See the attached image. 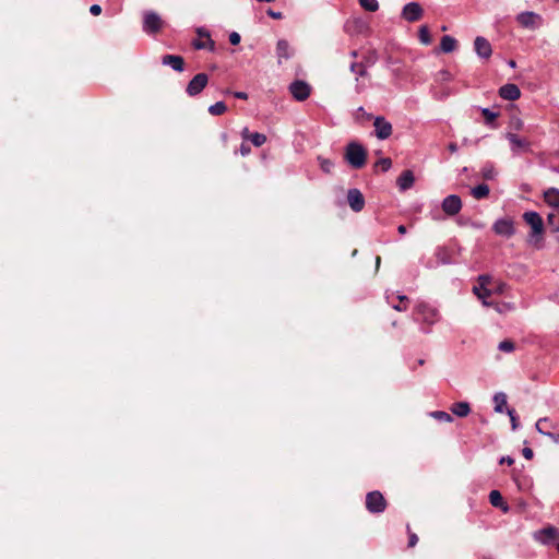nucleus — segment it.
<instances>
[{
	"instance_id": "bf43d9fd",
	"label": "nucleus",
	"mask_w": 559,
	"mask_h": 559,
	"mask_svg": "<svg viewBox=\"0 0 559 559\" xmlns=\"http://www.w3.org/2000/svg\"><path fill=\"white\" fill-rule=\"evenodd\" d=\"M448 148L451 153H455L457 151V145L456 143L454 142H451L449 145H448Z\"/></svg>"
},
{
	"instance_id": "a878e982",
	"label": "nucleus",
	"mask_w": 559,
	"mask_h": 559,
	"mask_svg": "<svg viewBox=\"0 0 559 559\" xmlns=\"http://www.w3.org/2000/svg\"><path fill=\"white\" fill-rule=\"evenodd\" d=\"M490 189L486 183L478 185L472 189V195L477 200L487 198Z\"/></svg>"
},
{
	"instance_id": "b1692460",
	"label": "nucleus",
	"mask_w": 559,
	"mask_h": 559,
	"mask_svg": "<svg viewBox=\"0 0 559 559\" xmlns=\"http://www.w3.org/2000/svg\"><path fill=\"white\" fill-rule=\"evenodd\" d=\"M456 47V40L450 35H445L441 38L440 48L443 52H452Z\"/></svg>"
},
{
	"instance_id": "a19ab883",
	"label": "nucleus",
	"mask_w": 559,
	"mask_h": 559,
	"mask_svg": "<svg viewBox=\"0 0 559 559\" xmlns=\"http://www.w3.org/2000/svg\"><path fill=\"white\" fill-rule=\"evenodd\" d=\"M374 166H380L382 171H388L392 166V160L389 157H384L379 159Z\"/></svg>"
},
{
	"instance_id": "49530a36",
	"label": "nucleus",
	"mask_w": 559,
	"mask_h": 559,
	"mask_svg": "<svg viewBox=\"0 0 559 559\" xmlns=\"http://www.w3.org/2000/svg\"><path fill=\"white\" fill-rule=\"evenodd\" d=\"M240 35L237 32H233L229 34V41L231 45H238L240 43Z\"/></svg>"
},
{
	"instance_id": "0e129e2a",
	"label": "nucleus",
	"mask_w": 559,
	"mask_h": 559,
	"mask_svg": "<svg viewBox=\"0 0 559 559\" xmlns=\"http://www.w3.org/2000/svg\"><path fill=\"white\" fill-rule=\"evenodd\" d=\"M397 298L401 302L408 301V298L405 295H399Z\"/></svg>"
},
{
	"instance_id": "aec40b11",
	"label": "nucleus",
	"mask_w": 559,
	"mask_h": 559,
	"mask_svg": "<svg viewBox=\"0 0 559 559\" xmlns=\"http://www.w3.org/2000/svg\"><path fill=\"white\" fill-rule=\"evenodd\" d=\"M559 531L554 526H548L538 532V539L543 544H550L558 535Z\"/></svg>"
},
{
	"instance_id": "f257e3e1",
	"label": "nucleus",
	"mask_w": 559,
	"mask_h": 559,
	"mask_svg": "<svg viewBox=\"0 0 559 559\" xmlns=\"http://www.w3.org/2000/svg\"><path fill=\"white\" fill-rule=\"evenodd\" d=\"M345 159L353 168L360 169L366 164L367 152L361 144L350 142L346 146Z\"/></svg>"
},
{
	"instance_id": "2eb2a0df",
	"label": "nucleus",
	"mask_w": 559,
	"mask_h": 559,
	"mask_svg": "<svg viewBox=\"0 0 559 559\" xmlns=\"http://www.w3.org/2000/svg\"><path fill=\"white\" fill-rule=\"evenodd\" d=\"M474 48L477 53V56L481 59H489L492 49L490 43L483 36H477L474 40Z\"/></svg>"
},
{
	"instance_id": "6e6d98bb",
	"label": "nucleus",
	"mask_w": 559,
	"mask_h": 559,
	"mask_svg": "<svg viewBox=\"0 0 559 559\" xmlns=\"http://www.w3.org/2000/svg\"><path fill=\"white\" fill-rule=\"evenodd\" d=\"M252 133L249 131L248 128H243L242 131H241V136L243 140H250V135Z\"/></svg>"
},
{
	"instance_id": "79ce46f5",
	"label": "nucleus",
	"mask_w": 559,
	"mask_h": 559,
	"mask_svg": "<svg viewBox=\"0 0 559 559\" xmlns=\"http://www.w3.org/2000/svg\"><path fill=\"white\" fill-rule=\"evenodd\" d=\"M524 127V123L523 121L518 118V117H512L511 120H510V128L515 130V131H520L522 130Z\"/></svg>"
},
{
	"instance_id": "6ab92c4d",
	"label": "nucleus",
	"mask_w": 559,
	"mask_h": 559,
	"mask_svg": "<svg viewBox=\"0 0 559 559\" xmlns=\"http://www.w3.org/2000/svg\"><path fill=\"white\" fill-rule=\"evenodd\" d=\"M276 55H277V61L278 63L281 64L282 63V60L285 59H289L292 57V53H290V47H289V44L287 40L285 39H280L276 44Z\"/></svg>"
},
{
	"instance_id": "423d86ee",
	"label": "nucleus",
	"mask_w": 559,
	"mask_h": 559,
	"mask_svg": "<svg viewBox=\"0 0 559 559\" xmlns=\"http://www.w3.org/2000/svg\"><path fill=\"white\" fill-rule=\"evenodd\" d=\"M163 27V21L160 16L153 11L144 13L143 31L147 34H155Z\"/></svg>"
},
{
	"instance_id": "a18cd8bd",
	"label": "nucleus",
	"mask_w": 559,
	"mask_h": 559,
	"mask_svg": "<svg viewBox=\"0 0 559 559\" xmlns=\"http://www.w3.org/2000/svg\"><path fill=\"white\" fill-rule=\"evenodd\" d=\"M548 421H549V420H548V418H546V417H544V418H539V419L536 421V424H535V428H536V430H537L539 433H542V435H544V436H545V433H546L547 431H545V430H544L543 425H544V424H547Z\"/></svg>"
},
{
	"instance_id": "473e14b6",
	"label": "nucleus",
	"mask_w": 559,
	"mask_h": 559,
	"mask_svg": "<svg viewBox=\"0 0 559 559\" xmlns=\"http://www.w3.org/2000/svg\"><path fill=\"white\" fill-rule=\"evenodd\" d=\"M378 61V53L376 50H369L366 56L362 58V63H366V67H372Z\"/></svg>"
},
{
	"instance_id": "e2e57ef3",
	"label": "nucleus",
	"mask_w": 559,
	"mask_h": 559,
	"mask_svg": "<svg viewBox=\"0 0 559 559\" xmlns=\"http://www.w3.org/2000/svg\"><path fill=\"white\" fill-rule=\"evenodd\" d=\"M397 230H399L400 234H405L406 233V227L404 225H400Z\"/></svg>"
},
{
	"instance_id": "f8f14e48",
	"label": "nucleus",
	"mask_w": 559,
	"mask_h": 559,
	"mask_svg": "<svg viewBox=\"0 0 559 559\" xmlns=\"http://www.w3.org/2000/svg\"><path fill=\"white\" fill-rule=\"evenodd\" d=\"M516 21L525 28L535 29L539 26L540 16L534 12L526 11L518 14Z\"/></svg>"
},
{
	"instance_id": "39448f33",
	"label": "nucleus",
	"mask_w": 559,
	"mask_h": 559,
	"mask_svg": "<svg viewBox=\"0 0 559 559\" xmlns=\"http://www.w3.org/2000/svg\"><path fill=\"white\" fill-rule=\"evenodd\" d=\"M209 76L206 73H198L194 75L187 85L186 92L189 96L199 95L207 85Z\"/></svg>"
},
{
	"instance_id": "4c0bfd02",
	"label": "nucleus",
	"mask_w": 559,
	"mask_h": 559,
	"mask_svg": "<svg viewBox=\"0 0 559 559\" xmlns=\"http://www.w3.org/2000/svg\"><path fill=\"white\" fill-rule=\"evenodd\" d=\"M559 216L555 213H550L548 214L547 216V223H548V226L551 227L552 231H557L559 230Z\"/></svg>"
},
{
	"instance_id": "052dcab7",
	"label": "nucleus",
	"mask_w": 559,
	"mask_h": 559,
	"mask_svg": "<svg viewBox=\"0 0 559 559\" xmlns=\"http://www.w3.org/2000/svg\"><path fill=\"white\" fill-rule=\"evenodd\" d=\"M194 47L197 49H204V48H206V45L204 43H202V41H195L194 43Z\"/></svg>"
},
{
	"instance_id": "393cba45",
	"label": "nucleus",
	"mask_w": 559,
	"mask_h": 559,
	"mask_svg": "<svg viewBox=\"0 0 559 559\" xmlns=\"http://www.w3.org/2000/svg\"><path fill=\"white\" fill-rule=\"evenodd\" d=\"M349 70L356 75V81H358L359 78H364L368 74L366 63H362L361 61L352 62Z\"/></svg>"
},
{
	"instance_id": "37998d69",
	"label": "nucleus",
	"mask_w": 559,
	"mask_h": 559,
	"mask_svg": "<svg viewBox=\"0 0 559 559\" xmlns=\"http://www.w3.org/2000/svg\"><path fill=\"white\" fill-rule=\"evenodd\" d=\"M507 414H508V415H509V417H510V421H511L512 429H513V430H516V429H518V427H519V421H518V417H516V415H515L514 409L507 408Z\"/></svg>"
},
{
	"instance_id": "de8ad7c7",
	"label": "nucleus",
	"mask_w": 559,
	"mask_h": 559,
	"mask_svg": "<svg viewBox=\"0 0 559 559\" xmlns=\"http://www.w3.org/2000/svg\"><path fill=\"white\" fill-rule=\"evenodd\" d=\"M478 282H479V286L480 288H484L487 286V284L490 282V276L489 275H479L478 276Z\"/></svg>"
},
{
	"instance_id": "8fccbe9b",
	"label": "nucleus",
	"mask_w": 559,
	"mask_h": 559,
	"mask_svg": "<svg viewBox=\"0 0 559 559\" xmlns=\"http://www.w3.org/2000/svg\"><path fill=\"white\" fill-rule=\"evenodd\" d=\"M90 12L93 15H99L102 13V7L99 4H93L90 7Z\"/></svg>"
},
{
	"instance_id": "69168bd1",
	"label": "nucleus",
	"mask_w": 559,
	"mask_h": 559,
	"mask_svg": "<svg viewBox=\"0 0 559 559\" xmlns=\"http://www.w3.org/2000/svg\"><path fill=\"white\" fill-rule=\"evenodd\" d=\"M350 57H352V58H354V59H356V58L358 57V52H357V50H353V51H350Z\"/></svg>"
},
{
	"instance_id": "5701e85b",
	"label": "nucleus",
	"mask_w": 559,
	"mask_h": 559,
	"mask_svg": "<svg viewBox=\"0 0 559 559\" xmlns=\"http://www.w3.org/2000/svg\"><path fill=\"white\" fill-rule=\"evenodd\" d=\"M544 197H545V201L549 205H551L556 209L559 207V190H557L555 188H550L545 192Z\"/></svg>"
},
{
	"instance_id": "680f3d73",
	"label": "nucleus",
	"mask_w": 559,
	"mask_h": 559,
	"mask_svg": "<svg viewBox=\"0 0 559 559\" xmlns=\"http://www.w3.org/2000/svg\"><path fill=\"white\" fill-rule=\"evenodd\" d=\"M393 309L396 311H404V310H406V306H402L401 304L393 305Z\"/></svg>"
},
{
	"instance_id": "2f4dec72",
	"label": "nucleus",
	"mask_w": 559,
	"mask_h": 559,
	"mask_svg": "<svg viewBox=\"0 0 559 559\" xmlns=\"http://www.w3.org/2000/svg\"><path fill=\"white\" fill-rule=\"evenodd\" d=\"M255 147L262 146L266 142V135L263 133L254 132L250 135L249 140Z\"/></svg>"
},
{
	"instance_id": "20e7f679",
	"label": "nucleus",
	"mask_w": 559,
	"mask_h": 559,
	"mask_svg": "<svg viewBox=\"0 0 559 559\" xmlns=\"http://www.w3.org/2000/svg\"><path fill=\"white\" fill-rule=\"evenodd\" d=\"M366 508L370 513H382L386 508L383 495L378 491H370L366 496Z\"/></svg>"
},
{
	"instance_id": "338daca9",
	"label": "nucleus",
	"mask_w": 559,
	"mask_h": 559,
	"mask_svg": "<svg viewBox=\"0 0 559 559\" xmlns=\"http://www.w3.org/2000/svg\"><path fill=\"white\" fill-rule=\"evenodd\" d=\"M442 78L449 79L450 73L448 71H441Z\"/></svg>"
},
{
	"instance_id": "c85d7f7f",
	"label": "nucleus",
	"mask_w": 559,
	"mask_h": 559,
	"mask_svg": "<svg viewBox=\"0 0 559 559\" xmlns=\"http://www.w3.org/2000/svg\"><path fill=\"white\" fill-rule=\"evenodd\" d=\"M437 255V265L438 264H448L451 262L450 253L447 247H442L436 253Z\"/></svg>"
},
{
	"instance_id": "72a5a7b5",
	"label": "nucleus",
	"mask_w": 559,
	"mask_h": 559,
	"mask_svg": "<svg viewBox=\"0 0 559 559\" xmlns=\"http://www.w3.org/2000/svg\"><path fill=\"white\" fill-rule=\"evenodd\" d=\"M359 4L368 12H376L379 9L378 0H359Z\"/></svg>"
},
{
	"instance_id": "3c124183",
	"label": "nucleus",
	"mask_w": 559,
	"mask_h": 559,
	"mask_svg": "<svg viewBox=\"0 0 559 559\" xmlns=\"http://www.w3.org/2000/svg\"><path fill=\"white\" fill-rule=\"evenodd\" d=\"M522 454L526 460H531L534 455L533 450L527 447L522 450Z\"/></svg>"
},
{
	"instance_id": "bb28decb",
	"label": "nucleus",
	"mask_w": 559,
	"mask_h": 559,
	"mask_svg": "<svg viewBox=\"0 0 559 559\" xmlns=\"http://www.w3.org/2000/svg\"><path fill=\"white\" fill-rule=\"evenodd\" d=\"M495 402V412L503 413L504 407L507 406V395L502 392L496 393L493 396Z\"/></svg>"
},
{
	"instance_id": "4d7b16f0",
	"label": "nucleus",
	"mask_w": 559,
	"mask_h": 559,
	"mask_svg": "<svg viewBox=\"0 0 559 559\" xmlns=\"http://www.w3.org/2000/svg\"><path fill=\"white\" fill-rule=\"evenodd\" d=\"M250 151H251V150H250V147H249L248 145L241 144V146H240V153H241V155H243V156H245V155H248V154L250 153Z\"/></svg>"
},
{
	"instance_id": "f03ea898",
	"label": "nucleus",
	"mask_w": 559,
	"mask_h": 559,
	"mask_svg": "<svg viewBox=\"0 0 559 559\" xmlns=\"http://www.w3.org/2000/svg\"><path fill=\"white\" fill-rule=\"evenodd\" d=\"M416 320L428 325L435 324L439 320V312L436 308L426 302H419L415 308Z\"/></svg>"
},
{
	"instance_id": "58836bf2",
	"label": "nucleus",
	"mask_w": 559,
	"mask_h": 559,
	"mask_svg": "<svg viewBox=\"0 0 559 559\" xmlns=\"http://www.w3.org/2000/svg\"><path fill=\"white\" fill-rule=\"evenodd\" d=\"M481 174L486 180H492L496 177V170L492 165H486L483 168Z\"/></svg>"
},
{
	"instance_id": "e433bc0d",
	"label": "nucleus",
	"mask_w": 559,
	"mask_h": 559,
	"mask_svg": "<svg viewBox=\"0 0 559 559\" xmlns=\"http://www.w3.org/2000/svg\"><path fill=\"white\" fill-rule=\"evenodd\" d=\"M481 115L485 117L486 123L491 124L499 114L491 111L489 108H483Z\"/></svg>"
},
{
	"instance_id": "864d4df0",
	"label": "nucleus",
	"mask_w": 559,
	"mask_h": 559,
	"mask_svg": "<svg viewBox=\"0 0 559 559\" xmlns=\"http://www.w3.org/2000/svg\"><path fill=\"white\" fill-rule=\"evenodd\" d=\"M545 436L552 440L555 443H559V433L547 431Z\"/></svg>"
},
{
	"instance_id": "7c9ffc66",
	"label": "nucleus",
	"mask_w": 559,
	"mask_h": 559,
	"mask_svg": "<svg viewBox=\"0 0 559 559\" xmlns=\"http://www.w3.org/2000/svg\"><path fill=\"white\" fill-rule=\"evenodd\" d=\"M473 292L475 295H477V297L479 299L483 300V304L485 306H488L489 304L486 301V298L489 297L491 295V292L487 288V287H484V288H480V286H475L473 288Z\"/></svg>"
},
{
	"instance_id": "f3484780",
	"label": "nucleus",
	"mask_w": 559,
	"mask_h": 559,
	"mask_svg": "<svg viewBox=\"0 0 559 559\" xmlns=\"http://www.w3.org/2000/svg\"><path fill=\"white\" fill-rule=\"evenodd\" d=\"M162 64L168 66L177 72H182L185 69V60L181 56L177 55H165L162 58Z\"/></svg>"
},
{
	"instance_id": "09e8293b",
	"label": "nucleus",
	"mask_w": 559,
	"mask_h": 559,
	"mask_svg": "<svg viewBox=\"0 0 559 559\" xmlns=\"http://www.w3.org/2000/svg\"><path fill=\"white\" fill-rule=\"evenodd\" d=\"M267 15L274 20H282L283 19V13L282 12H275L271 9H269L266 11Z\"/></svg>"
},
{
	"instance_id": "13d9d810",
	"label": "nucleus",
	"mask_w": 559,
	"mask_h": 559,
	"mask_svg": "<svg viewBox=\"0 0 559 559\" xmlns=\"http://www.w3.org/2000/svg\"><path fill=\"white\" fill-rule=\"evenodd\" d=\"M234 96L236 98H239V99H247L248 98V94L245 93V92H235L234 93Z\"/></svg>"
},
{
	"instance_id": "412c9836",
	"label": "nucleus",
	"mask_w": 559,
	"mask_h": 559,
	"mask_svg": "<svg viewBox=\"0 0 559 559\" xmlns=\"http://www.w3.org/2000/svg\"><path fill=\"white\" fill-rule=\"evenodd\" d=\"M489 502L496 507L500 508L503 512L509 511V506L504 503L503 498L498 490H491L489 493Z\"/></svg>"
},
{
	"instance_id": "0eeeda50",
	"label": "nucleus",
	"mask_w": 559,
	"mask_h": 559,
	"mask_svg": "<svg viewBox=\"0 0 559 559\" xmlns=\"http://www.w3.org/2000/svg\"><path fill=\"white\" fill-rule=\"evenodd\" d=\"M289 92L296 100L304 102L309 97L311 87L307 82L302 80H296L290 83Z\"/></svg>"
},
{
	"instance_id": "ddd939ff",
	"label": "nucleus",
	"mask_w": 559,
	"mask_h": 559,
	"mask_svg": "<svg viewBox=\"0 0 559 559\" xmlns=\"http://www.w3.org/2000/svg\"><path fill=\"white\" fill-rule=\"evenodd\" d=\"M506 138L509 140L511 144V151L514 154H519L520 152H526L530 150V142L526 139L520 138L512 132H508L506 134Z\"/></svg>"
},
{
	"instance_id": "9b49d317",
	"label": "nucleus",
	"mask_w": 559,
	"mask_h": 559,
	"mask_svg": "<svg viewBox=\"0 0 559 559\" xmlns=\"http://www.w3.org/2000/svg\"><path fill=\"white\" fill-rule=\"evenodd\" d=\"M492 229L497 235L508 238L515 233L513 221L508 217L497 219Z\"/></svg>"
},
{
	"instance_id": "c756f323",
	"label": "nucleus",
	"mask_w": 559,
	"mask_h": 559,
	"mask_svg": "<svg viewBox=\"0 0 559 559\" xmlns=\"http://www.w3.org/2000/svg\"><path fill=\"white\" fill-rule=\"evenodd\" d=\"M227 110L224 102H217L209 107V112L213 116L223 115Z\"/></svg>"
},
{
	"instance_id": "7ed1b4c3",
	"label": "nucleus",
	"mask_w": 559,
	"mask_h": 559,
	"mask_svg": "<svg viewBox=\"0 0 559 559\" xmlns=\"http://www.w3.org/2000/svg\"><path fill=\"white\" fill-rule=\"evenodd\" d=\"M524 222L531 227L530 235L536 240H539L544 231V222L542 216L534 211L525 212L523 214Z\"/></svg>"
},
{
	"instance_id": "c03bdc74",
	"label": "nucleus",
	"mask_w": 559,
	"mask_h": 559,
	"mask_svg": "<svg viewBox=\"0 0 559 559\" xmlns=\"http://www.w3.org/2000/svg\"><path fill=\"white\" fill-rule=\"evenodd\" d=\"M355 118L357 120H360V119H365V120H370L372 118V115L371 114H368L365 111L364 107H359L355 114Z\"/></svg>"
},
{
	"instance_id": "774afa93",
	"label": "nucleus",
	"mask_w": 559,
	"mask_h": 559,
	"mask_svg": "<svg viewBox=\"0 0 559 559\" xmlns=\"http://www.w3.org/2000/svg\"><path fill=\"white\" fill-rule=\"evenodd\" d=\"M508 64H509L511 68H515V66H516V63H515V61H514V60H510V61L508 62Z\"/></svg>"
},
{
	"instance_id": "cd10ccee",
	"label": "nucleus",
	"mask_w": 559,
	"mask_h": 559,
	"mask_svg": "<svg viewBox=\"0 0 559 559\" xmlns=\"http://www.w3.org/2000/svg\"><path fill=\"white\" fill-rule=\"evenodd\" d=\"M419 41L424 45H430L432 39L427 25H421L418 29Z\"/></svg>"
},
{
	"instance_id": "a211bd4d",
	"label": "nucleus",
	"mask_w": 559,
	"mask_h": 559,
	"mask_svg": "<svg viewBox=\"0 0 559 559\" xmlns=\"http://www.w3.org/2000/svg\"><path fill=\"white\" fill-rule=\"evenodd\" d=\"M415 177L412 170H404L397 178V186L401 191H406L413 187Z\"/></svg>"
},
{
	"instance_id": "c9c22d12",
	"label": "nucleus",
	"mask_w": 559,
	"mask_h": 559,
	"mask_svg": "<svg viewBox=\"0 0 559 559\" xmlns=\"http://www.w3.org/2000/svg\"><path fill=\"white\" fill-rule=\"evenodd\" d=\"M431 416L440 421H444V423L452 421V416L449 413L443 412V411H435L431 413Z\"/></svg>"
},
{
	"instance_id": "dca6fc26",
	"label": "nucleus",
	"mask_w": 559,
	"mask_h": 559,
	"mask_svg": "<svg viewBox=\"0 0 559 559\" xmlns=\"http://www.w3.org/2000/svg\"><path fill=\"white\" fill-rule=\"evenodd\" d=\"M499 96L506 100H516L521 96V91L518 85L508 83L499 88Z\"/></svg>"
},
{
	"instance_id": "5fc2aeb1",
	"label": "nucleus",
	"mask_w": 559,
	"mask_h": 559,
	"mask_svg": "<svg viewBox=\"0 0 559 559\" xmlns=\"http://www.w3.org/2000/svg\"><path fill=\"white\" fill-rule=\"evenodd\" d=\"M500 464L507 463L508 465H512L514 460L511 456H502L499 461Z\"/></svg>"
},
{
	"instance_id": "f704fd0d",
	"label": "nucleus",
	"mask_w": 559,
	"mask_h": 559,
	"mask_svg": "<svg viewBox=\"0 0 559 559\" xmlns=\"http://www.w3.org/2000/svg\"><path fill=\"white\" fill-rule=\"evenodd\" d=\"M318 160H319V164H320L321 169H322L324 173H326V174L331 173V170H332V169H333V167H334V163H333L331 159H328V158H324V157L319 156V157H318Z\"/></svg>"
},
{
	"instance_id": "1a4fd4ad",
	"label": "nucleus",
	"mask_w": 559,
	"mask_h": 559,
	"mask_svg": "<svg viewBox=\"0 0 559 559\" xmlns=\"http://www.w3.org/2000/svg\"><path fill=\"white\" fill-rule=\"evenodd\" d=\"M374 133L379 140H386L392 134V124L384 117L378 116L373 121Z\"/></svg>"
},
{
	"instance_id": "ea45409f",
	"label": "nucleus",
	"mask_w": 559,
	"mask_h": 559,
	"mask_svg": "<svg viewBox=\"0 0 559 559\" xmlns=\"http://www.w3.org/2000/svg\"><path fill=\"white\" fill-rule=\"evenodd\" d=\"M498 348L506 353H511L514 350V343L510 340H504L499 343Z\"/></svg>"
},
{
	"instance_id": "4468645a",
	"label": "nucleus",
	"mask_w": 559,
	"mask_h": 559,
	"mask_svg": "<svg viewBox=\"0 0 559 559\" xmlns=\"http://www.w3.org/2000/svg\"><path fill=\"white\" fill-rule=\"evenodd\" d=\"M347 202L354 212H360L365 206V198L358 189H349L347 192Z\"/></svg>"
},
{
	"instance_id": "4be33fe9",
	"label": "nucleus",
	"mask_w": 559,
	"mask_h": 559,
	"mask_svg": "<svg viewBox=\"0 0 559 559\" xmlns=\"http://www.w3.org/2000/svg\"><path fill=\"white\" fill-rule=\"evenodd\" d=\"M451 412L457 417H466L471 413V407L467 402H457L451 406Z\"/></svg>"
},
{
	"instance_id": "603ef678",
	"label": "nucleus",
	"mask_w": 559,
	"mask_h": 559,
	"mask_svg": "<svg viewBox=\"0 0 559 559\" xmlns=\"http://www.w3.org/2000/svg\"><path fill=\"white\" fill-rule=\"evenodd\" d=\"M418 542V537L415 533H409L408 547H414Z\"/></svg>"
},
{
	"instance_id": "9d476101",
	"label": "nucleus",
	"mask_w": 559,
	"mask_h": 559,
	"mask_svg": "<svg viewBox=\"0 0 559 559\" xmlns=\"http://www.w3.org/2000/svg\"><path fill=\"white\" fill-rule=\"evenodd\" d=\"M441 207L447 215L454 216L462 209L461 198L456 194H450L443 199Z\"/></svg>"
},
{
	"instance_id": "6e6552de",
	"label": "nucleus",
	"mask_w": 559,
	"mask_h": 559,
	"mask_svg": "<svg viewBox=\"0 0 559 559\" xmlns=\"http://www.w3.org/2000/svg\"><path fill=\"white\" fill-rule=\"evenodd\" d=\"M424 15V10L418 2H409L403 7L401 16L407 22H417Z\"/></svg>"
}]
</instances>
